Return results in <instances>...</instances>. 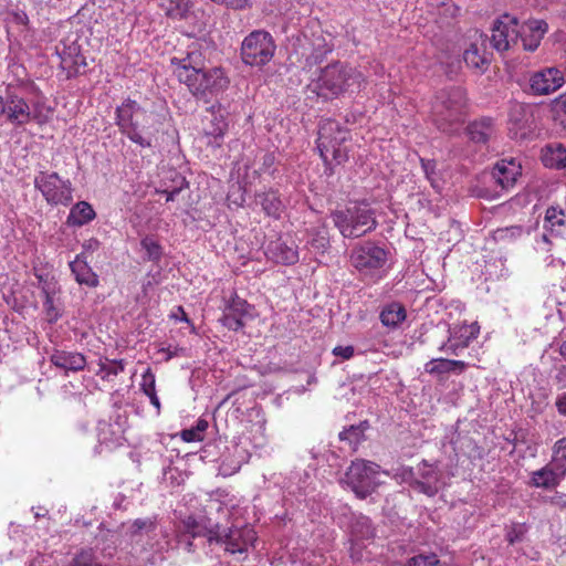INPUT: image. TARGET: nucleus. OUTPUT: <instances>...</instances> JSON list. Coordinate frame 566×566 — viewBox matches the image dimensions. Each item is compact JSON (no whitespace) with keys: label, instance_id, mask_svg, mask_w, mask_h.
I'll list each match as a JSON object with an SVG mask.
<instances>
[{"label":"nucleus","instance_id":"obj_54","mask_svg":"<svg viewBox=\"0 0 566 566\" xmlns=\"http://www.w3.org/2000/svg\"><path fill=\"white\" fill-rule=\"evenodd\" d=\"M553 109L556 113H565L566 114V93L559 95L553 102Z\"/></svg>","mask_w":566,"mask_h":566},{"label":"nucleus","instance_id":"obj_34","mask_svg":"<svg viewBox=\"0 0 566 566\" xmlns=\"http://www.w3.org/2000/svg\"><path fill=\"white\" fill-rule=\"evenodd\" d=\"M368 427L367 421H361L358 424L344 428V430L339 432V439L340 441L347 442L353 450H356L357 446L365 439V432Z\"/></svg>","mask_w":566,"mask_h":566},{"label":"nucleus","instance_id":"obj_48","mask_svg":"<svg viewBox=\"0 0 566 566\" xmlns=\"http://www.w3.org/2000/svg\"><path fill=\"white\" fill-rule=\"evenodd\" d=\"M525 115V106L520 103H514L510 108V120L520 124Z\"/></svg>","mask_w":566,"mask_h":566},{"label":"nucleus","instance_id":"obj_2","mask_svg":"<svg viewBox=\"0 0 566 566\" xmlns=\"http://www.w3.org/2000/svg\"><path fill=\"white\" fill-rule=\"evenodd\" d=\"M116 125L119 132L142 148L153 147L163 123L160 116L127 98L116 108Z\"/></svg>","mask_w":566,"mask_h":566},{"label":"nucleus","instance_id":"obj_27","mask_svg":"<svg viewBox=\"0 0 566 566\" xmlns=\"http://www.w3.org/2000/svg\"><path fill=\"white\" fill-rule=\"evenodd\" d=\"M562 480V476L546 464L542 469L532 472L530 484L538 489H553L556 488Z\"/></svg>","mask_w":566,"mask_h":566},{"label":"nucleus","instance_id":"obj_35","mask_svg":"<svg viewBox=\"0 0 566 566\" xmlns=\"http://www.w3.org/2000/svg\"><path fill=\"white\" fill-rule=\"evenodd\" d=\"M228 129V124L223 116H214L209 127L206 128V136L212 138L208 140V145L220 147L223 136Z\"/></svg>","mask_w":566,"mask_h":566},{"label":"nucleus","instance_id":"obj_11","mask_svg":"<svg viewBox=\"0 0 566 566\" xmlns=\"http://www.w3.org/2000/svg\"><path fill=\"white\" fill-rule=\"evenodd\" d=\"M214 535H211L213 542L224 545L226 552L230 554H245L249 547L256 541V534L254 530L245 525L243 527H230L221 528L217 524Z\"/></svg>","mask_w":566,"mask_h":566},{"label":"nucleus","instance_id":"obj_29","mask_svg":"<svg viewBox=\"0 0 566 566\" xmlns=\"http://www.w3.org/2000/svg\"><path fill=\"white\" fill-rule=\"evenodd\" d=\"M566 212L562 209L551 207L546 211L544 228L552 233L563 237L566 234Z\"/></svg>","mask_w":566,"mask_h":566},{"label":"nucleus","instance_id":"obj_45","mask_svg":"<svg viewBox=\"0 0 566 566\" xmlns=\"http://www.w3.org/2000/svg\"><path fill=\"white\" fill-rule=\"evenodd\" d=\"M140 389L146 396L156 392L155 374L150 368H147L142 375Z\"/></svg>","mask_w":566,"mask_h":566},{"label":"nucleus","instance_id":"obj_18","mask_svg":"<svg viewBox=\"0 0 566 566\" xmlns=\"http://www.w3.org/2000/svg\"><path fill=\"white\" fill-rule=\"evenodd\" d=\"M521 165L514 159H502L497 161L492 170V179L502 190H509L514 186L521 176Z\"/></svg>","mask_w":566,"mask_h":566},{"label":"nucleus","instance_id":"obj_31","mask_svg":"<svg viewBox=\"0 0 566 566\" xmlns=\"http://www.w3.org/2000/svg\"><path fill=\"white\" fill-rule=\"evenodd\" d=\"M379 317L386 327L395 328L405 321L406 310L401 304L394 302L381 310Z\"/></svg>","mask_w":566,"mask_h":566},{"label":"nucleus","instance_id":"obj_26","mask_svg":"<svg viewBox=\"0 0 566 566\" xmlns=\"http://www.w3.org/2000/svg\"><path fill=\"white\" fill-rule=\"evenodd\" d=\"M541 158L545 167L563 169L566 167V148L558 143L546 145Z\"/></svg>","mask_w":566,"mask_h":566},{"label":"nucleus","instance_id":"obj_22","mask_svg":"<svg viewBox=\"0 0 566 566\" xmlns=\"http://www.w3.org/2000/svg\"><path fill=\"white\" fill-rule=\"evenodd\" d=\"M266 256L283 264H294L298 261V253L295 247L287 245L282 240L270 242L265 251Z\"/></svg>","mask_w":566,"mask_h":566},{"label":"nucleus","instance_id":"obj_39","mask_svg":"<svg viewBox=\"0 0 566 566\" xmlns=\"http://www.w3.org/2000/svg\"><path fill=\"white\" fill-rule=\"evenodd\" d=\"M527 531L528 527L525 523H513L506 531L505 537L510 544H515L524 538Z\"/></svg>","mask_w":566,"mask_h":566},{"label":"nucleus","instance_id":"obj_4","mask_svg":"<svg viewBox=\"0 0 566 566\" xmlns=\"http://www.w3.org/2000/svg\"><path fill=\"white\" fill-rule=\"evenodd\" d=\"M465 95L461 87L441 90L431 104V118L437 128L447 134L458 132L463 122Z\"/></svg>","mask_w":566,"mask_h":566},{"label":"nucleus","instance_id":"obj_50","mask_svg":"<svg viewBox=\"0 0 566 566\" xmlns=\"http://www.w3.org/2000/svg\"><path fill=\"white\" fill-rule=\"evenodd\" d=\"M180 436L181 439L186 442L202 441L205 438V436L199 433L195 427L182 430Z\"/></svg>","mask_w":566,"mask_h":566},{"label":"nucleus","instance_id":"obj_20","mask_svg":"<svg viewBox=\"0 0 566 566\" xmlns=\"http://www.w3.org/2000/svg\"><path fill=\"white\" fill-rule=\"evenodd\" d=\"M470 365L464 360H455L448 358H432L424 364V371L438 378L444 375H461Z\"/></svg>","mask_w":566,"mask_h":566},{"label":"nucleus","instance_id":"obj_58","mask_svg":"<svg viewBox=\"0 0 566 566\" xmlns=\"http://www.w3.org/2000/svg\"><path fill=\"white\" fill-rule=\"evenodd\" d=\"M556 407L560 415H566V394H563L557 398Z\"/></svg>","mask_w":566,"mask_h":566},{"label":"nucleus","instance_id":"obj_51","mask_svg":"<svg viewBox=\"0 0 566 566\" xmlns=\"http://www.w3.org/2000/svg\"><path fill=\"white\" fill-rule=\"evenodd\" d=\"M545 502L558 509H566V494L555 493L552 496L545 497Z\"/></svg>","mask_w":566,"mask_h":566},{"label":"nucleus","instance_id":"obj_49","mask_svg":"<svg viewBox=\"0 0 566 566\" xmlns=\"http://www.w3.org/2000/svg\"><path fill=\"white\" fill-rule=\"evenodd\" d=\"M187 185V181L184 177H179V185L175 187L174 189H163L158 192L166 196V201H174L176 196L181 191V189Z\"/></svg>","mask_w":566,"mask_h":566},{"label":"nucleus","instance_id":"obj_62","mask_svg":"<svg viewBox=\"0 0 566 566\" xmlns=\"http://www.w3.org/2000/svg\"><path fill=\"white\" fill-rule=\"evenodd\" d=\"M274 164V156L272 154H266L263 157V166L271 167Z\"/></svg>","mask_w":566,"mask_h":566},{"label":"nucleus","instance_id":"obj_61","mask_svg":"<svg viewBox=\"0 0 566 566\" xmlns=\"http://www.w3.org/2000/svg\"><path fill=\"white\" fill-rule=\"evenodd\" d=\"M196 430L205 436V431L208 428V421L205 419H199L195 426Z\"/></svg>","mask_w":566,"mask_h":566},{"label":"nucleus","instance_id":"obj_9","mask_svg":"<svg viewBox=\"0 0 566 566\" xmlns=\"http://www.w3.org/2000/svg\"><path fill=\"white\" fill-rule=\"evenodd\" d=\"M275 50L273 36L264 30H255L244 38L241 57L247 65L263 66L272 60Z\"/></svg>","mask_w":566,"mask_h":566},{"label":"nucleus","instance_id":"obj_44","mask_svg":"<svg viewBox=\"0 0 566 566\" xmlns=\"http://www.w3.org/2000/svg\"><path fill=\"white\" fill-rule=\"evenodd\" d=\"M140 245L146 251L149 260H159L161 248L155 239L146 237L142 240Z\"/></svg>","mask_w":566,"mask_h":566},{"label":"nucleus","instance_id":"obj_16","mask_svg":"<svg viewBox=\"0 0 566 566\" xmlns=\"http://www.w3.org/2000/svg\"><path fill=\"white\" fill-rule=\"evenodd\" d=\"M251 306L245 300L234 296L227 305L220 322L229 329L238 331L245 325V319L252 317Z\"/></svg>","mask_w":566,"mask_h":566},{"label":"nucleus","instance_id":"obj_57","mask_svg":"<svg viewBox=\"0 0 566 566\" xmlns=\"http://www.w3.org/2000/svg\"><path fill=\"white\" fill-rule=\"evenodd\" d=\"M171 318L176 321H185L189 322L187 314L185 313L184 308L181 306H178L175 312L171 313Z\"/></svg>","mask_w":566,"mask_h":566},{"label":"nucleus","instance_id":"obj_10","mask_svg":"<svg viewBox=\"0 0 566 566\" xmlns=\"http://www.w3.org/2000/svg\"><path fill=\"white\" fill-rule=\"evenodd\" d=\"M33 182L50 206H69L73 200L72 182L62 179L57 172L39 171Z\"/></svg>","mask_w":566,"mask_h":566},{"label":"nucleus","instance_id":"obj_25","mask_svg":"<svg viewBox=\"0 0 566 566\" xmlns=\"http://www.w3.org/2000/svg\"><path fill=\"white\" fill-rule=\"evenodd\" d=\"M181 523L184 531L191 537L203 536L208 538L209 543L213 542L211 535L217 534V524L210 525L206 518H196L195 516H187Z\"/></svg>","mask_w":566,"mask_h":566},{"label":"nucleus","instance_id":"obj_47","mask_svg":"<svg viewBox=\"0 0 566 566\" xmlns=\"http://www.w3.org/2000/svg\"><path fill=\"white\" fill-rule=\"evenodd\" d=\"M397 481L407 482L412 488V483L415 481L416 474L412 468L402 467L397 469V471L392 475Z\"/></svg>","mask_w":566,"mask_h":566},{"label":"nucleus","instance_id":"obj_15","mask_svg":"<svg viewBox=\"0 0 566 566\" xmlns=\"http://www.w3.org/2000/svg\"><path fill=\"white\" fill-rule=\"evenodd\" d=\"M441 488V472L427 461L418 465L417 476L412 483V489L428 496H433Z\"/></svg>","mask_w":566,"mask_h":566},{"label":"nucleus","instance_id":"obj_13","mask_svg":"<svg viewBox=\"0 0 566 566\" xmlns=\"http://www.w3.org/2000/svg\"><path fill=\"white\" fill-rule=\"evenodd\" d=\"M565 83L562 71L557 67H546L531 74L530 90L534 95H548L560 88Z\"/></svg>","mask_w":566,"mask_h":566},{"label":"nucleus","instance_id":"obj_56","mask_svg":"<svg viewBox=\"0 0 566 566\" xmlns=\"http://www.w3.org/2000/svg\"><path fill=\"white\" fill-rule=\"evenodd\" d=\"M232 9H244L248 7V0H223Z\"/></svg>","mask_w":566,"mask_h":566},{"label":"nucleus","instance_id":"obj_6","mask_svg":"<svg viewBox=\"0 0 566 566\" xmlns=\"http://www.w3.org/2000/svg\"><path fill=\"white\" fill-rule=\"evenodd\" d=\"M331 218L344 238H359L377 227L375 211L365 202L336 210Z\"/></svg>","mask_w":566,"mask_h":566},{"label":"nucleus","instance_id":"obj_55","mask_svg":"<svg viewBox=\"0 0 566 566\" xmlns=\"http://www.w3.org/2000/svg\"><path fill=\"white\" fill-rule=\"evenodd\" d=\"M159 352L166 354V360L171 359L172 357L182 356L185 354V349L181 347H174L170 346L167 348H161Z\"/></svg>","mask_w":566,"mask_h":566},{"label":"nucleus","instance_id":"obj_33","mask_svg":"<svg viewBox=\"0 0 566 566\" xmlns=\"http://www.w3.org/2000/svg\"><path fill=\"white\" fill-rule=\"evenodd\" d=\"M562 479L566 475V438L557 440L553 447L552 460L547 463Z\"/></svg>","mask_w":566,"mask_h":566},{"label":"nucleus","instance_id":"obj_46","mask_svg":"<svg viewBox=\"0 0 566 566\" xmlns=\"http://www.w3.org/2000/svg\"><path fill=\"white\" fill-rule=\"evenodd\" d=\"M71 566H99L92 551H82L78 553Z\"/></svg>","mask_w":566,"mask_h":566},{"label":"nucleus","instance_id":"obj_53","mask_svg":"<svg viewBox=\"0 0 566 566\" xmlns=\"http://www.w3.org/2000/svg\"><path fill=\"white\" fill-rule=\"evenodd\" d=\"M11 20L19 25H28L29 17L23 10H17L11 13Z\"/></svg>","mask_w":566,"mask_h":566},{"label":"nucleus","instance_id":"obj_52","mask_svg":"<svg viewBox=\"0 0 566 566\" xmlns=\"http://www.w3.org/2000/svg\"><path fill=\"white\" fill-rule=\"evenodd\" d=\"M333 354L335 356H339L344 359H349L354 355V347L353 346H336L333 349Z\"/></svg>","mask_w":566,"mask_h":566},{"label":"nucleus","instance_id":"obj_36","mask_svg":"<svg viewBox=\"0 0 566 566\" xmlns=\"http://www.w3.org/2000/svg\"><path fill=\"white\" fill-rule=\"evenodd\" d=\"M163 7L170 18L182 19L190 10L191 0H163Z\"/></svg>","mask_w":566,"mask_h":566},{"label":"nucleus","instance_id":"obj_23","mask_svg":"<svg viewBox=\"0 0 566 566\" xmlns=\"http://www.w3.org/2000/svg\"><path fill=\"white\" fill-rule=\"evenodd\" d=\"M469 138L476 144H486L495 134L494 123L489 117L474 120L467 127Z\"/></svg>","mask_w":566,"mask_h":566},{"label":"nucleus","instance_id":"obj_28","mask_svg":"<svg viewBox=\"0 0 566 566\" xmlns=\"http://www.w3.org/2000/svg\"><path fill=\"white\" fill-rule=\"evenodd\" d=\"M95 218V211L92 206L81 201L71 208L66 223L69 226L82 227Z\"/></svg>","mask_w":566,"mask_h":566},{"label":"nucleus","instance_id":"obj_30","mask_svg":"<svg viewBox=\"0 0 566 566\" xmlns=\"http://www.w3.org/2000/svg\"><path fill=\"white\" fill-rule=\"evenodd\" d=\"M256 201L262 206L263 211L273 218H280L283 210L282 201L276 191L269 190L256 196Z\"/></svg>","mask_w":566,"mask_h":566},{"label":"nucleus","instance_id":"obj_21","mask_svg":"<svg viewBox=\"0 0 566 566\" xmlns=\"http://www.w3.org/2000/svg\"><path fill=\"white\" fill-rule=\"evenodd\" d=\"M50 361L65 373L80 371L86 366V359L84 355L77 352H66L61 349H54L50 356Z\"/></svg>","mask_w":566,"mask_h":566},{"label":"nucleus","instance_id":"obj_38","mask_svg":"<svg viewBox=\"0 0 566 566\" xmlns=\"http://www.w3.org/2000/svg\"><path fill=\"white\" fill-rule=\"evenodd\" d=\"M157 525L156 517H144V518H136L130 525H129V533L132 536L135 535H142V534H149L155 531Z\"/></svg>","mask_w":566,"mask_h":566},{"label":"nucleus","instance_id":"obj_17","mask_svg":"<svg viewBox=\"0 0 566 566\" xmlns=\"http://www.w3.org/2000/svg\"><path fill=\"white\" fill-rule=\"evenodd\" d=\"M4 115L13 125H25L31 120V108L28 102L13 92L8 91L4 99Z\"/></svg>","mask_w":566,"mask_h":566},{"label":"nucleus","instance_id":"obj_32","mask_svg":"<svg viewBox=\"0 0 566 566\" xmlns=\"http://www.w3.org/2000/svg\"><path fill=\"white\" fill-rule=\"evenodd\" d=\"M350 533L355 541L370 539L375 536V528L369 517L364 515H354Z\"/></svg>","mask_w":566,"mask_h":566},{"label":"nucleus","instance_id":"obj_14","mask_svg":"<svg viewBox=\"0 0 566 566\" xmlns=\"http://www.w3.org/2000/svg\"><path fill=\"white\" fill-rule=\"evenodd\" d=\"M480 327L473 324H464L450 331L447 342L439 347L440 352L448 355L459 356L478 337Z\"/></svg>","mask_w":566,"mask_h":566},{"label":"nucleus","instance_id":"obj_43","mask_svg":"<svg viewBox=\"0 0 566 566\" xmlns=\"http://www.w3.org/2000/svg\"><path fill=\"white\" fill-rule=\"evenodd\" d=\"M43 293L45 295V298H44V302H43V306H44V310H45L46 319L50 323H54V322H56L60 318L61 313L54 306L53 297L51 296L49 290L43 287Z\"/></svg>","mask_w":566,"mask_h":566},{"label":"nucleus","instance_id":"obj_37","mask_svg":"<svg viewBox=\"0 0 566 566\" xmlns=\"http://www.w3.org/2000/svg\"><path fill=\"white\" fill-rule=\"evenodd\" d=\"M463 60L468 66L483 72L488 65V59L479 52L475 44H471L463 53Z\"/></svg>","mask_w":566,"mask_h":566},{"label":"nucleus","instance_id":"obj_5","mask_svg":"<svg viewBox=\"0 0 566 566\" xmlns=\"http://www.w3.org/2000/svg\"><path fill=\"white\" fill-rule=\"evenodd\" d=\"M350 139V133L345 125L335 119L322 120L318 129L317 149L323 160L328 164L329 157L336 164H342L348 158L346 143Z\"/></svg>","mask_w":566,"mask_h":566},{"label":"nucleus","instance_id":"obj_42","mask_svg":"<svg viewBox=\"0 0 566 566\" xmlns=\"http://www.w3.org/2000/svg\"><path fill=\"white\" fill-rule=\"evenodd\" d=\"M422 170L427 177V179L430 181L431 186L433 188L439 187V178L437 174V163L434 160L430 159H420Z\"/></svg>","mask_w":566,"mask_h":566},{"label":"nucleus","instance_id":"obj_8","mask_svg":"<svg viewBox=\"0 0 566 566\" xmlns=\"http://www.w3.org/2000/svg\"><path fill=\"white\" fill-rule=\"evenodd\" d=\"M380 467L371 461L356 459L345 473V483L359 499H366L376 491L380 481Z\"/></svg>","mask_w":566,"mask_h":566},{"label":"nucleus","instance_id":"obj_63","mask_svg":"<svg viewBox=\"0 0 566 566\" xmlns=\"http://www.w3.org/2000/svg\"><path fill=\"white\" fill-rule=\"evenodd\" d=\"M559 354L566 360V340L560 344V346H559Z\"/></svg>","mask_w":566,"mask_h":566},{"label":"nucleus","instance_id":"obj_64","mask_svg":"<svg viewBox=\"0 0 566 566\" xmlns=\"http://www.w3.org/2000/svg\"><path fill=\"white\" fill-rule=\"evenodd\" d=\"M4 99H6V96L4 97L0 96V117L4 115Z\"/></svg>","mask_w":566,"mask_h":566},{"label":"nucleus","instance_id":"obj_19","mask_svg":"<svg viewBox=\"0 0 566 566\" xmlns=\"http://www.w3.org/2000/svg\"><path fill=\"white\" fill-rule=\"evenodd\" d=\"M547 30L548 25L544 20H528L524 22L518 29V38L522 40L524 50L535 51Z\"/></svg>","mask_w":566,"mask_h":566},{"label":"nucleus","instance_id":"obj_12","mask_svg":"<svg viewBox=\"0 0 566 566\" xmlns=\"http://www.w3.org/2000/svg\"><path fill=\"white\" fill-rule=\"evenodd\" d=\"M518 34L517 20L505 14L493 24L491 44L497 52L507 51L513 44H516Z\"/></svg>","mask_w":566,"mask_h":566},{"label":"nucleus","instance_id":"obj_60","mask_svg":"<svg viewBox=\"0 0 566 566\" xmlns=\"http://www.w3.org/2000/svg\"><path fill=\"white\" fill-rule=\"evenodd\" d=\"M150 400V403L157 409V413L160 412V401L156 392H151L147 395Z\"/></svg>","mask_w":566,"mask_h":566},{"label":"nucleus","instance_id":"obj_59","mask_svg":"<svg viewBox=\"0 0 566 566\" xmlns=\"http://www.w3.org/2000/svg\"><path fill=\"white\" fill-rule=\"evenodd\" d=\"M98 245H99V242L96 239H91L83 244V248H84L83 253L85 254V252H87V251H94V250L98 249Z\"/></svg>","mask_w":566,"mask_h":566},{"label":"nucleus","instance_id":"obj_7","mask_svg":"<svg viewBox=\"0 0 566 566\" xmlns=\"http://www.w3.org/2000/svg\"><path fill=\"white\" fill-rule=\"evenodd\" d=\"M388 261V251L371 241L356 244L349 254L350 265L365 277H378Z\"/></svg>","mask_w":566,"mask_h":566},{"label":"nucleus","instance_id":"obj_41","mask_svg":"<svg viewBox=\"0 0 566 566\" xmlns=\"http://www.w3.org/2000/svg\"><path fill=\"white\" fill-rule=\"evenodd\" d=\"M124 369L125 364L122 359L111 360L101 365L98 374L102 375V378H106L109 376H117L118 374L123 373Z\"/></svg>","mask_w":566,"mask_h":566},{"label":"nucleus","instance_id":"obj_1","mask_svg":"<svg viewBox=\"0 0 566 566\" xmlns=\"http://www.w3.org/2000/svg\"><path fill=\"white\" fill-rule=\"evenodd\" d=\"M174 73L197 97L217 95L229 86V78L220 67L205 70V60L199 52H189L185 57L171 59Z\"/></svg>","mask_w":566,"mask_h":566},{"label":"nucleus","instance_id":"obj_3","mask_svg":"<svg viewBox=\"0 0 566 566\" xmlns=\"http://www.w3.org/2000/svg\"><path fill=\"white\" fill-rule=\"evenodd\" d=\"M364 85L365 78L358 70L336 62L321 69L318 76L307 85V91L318 97L329 99L345 93L359 92Z\"/></svg>","mask_w":566,"mask_h":566},{"label":"nucleus","instance_id":"obj_40","mask_svg":"<svg viewBox=\"0 0 566 566\" xmlns=\"http://www.w3.org/2000/svg\"><path fill=\"white\" fill-rule=\"evenodd\" d=\"M439 558L436 554H418L408 559L407 566H438Z\"/></svg>","mask_w":566,"mask_h":566},{"label":"nucleus","instance_id":"obj_24","mask_svg":"<svg viewBox=\"0 0 566 566\" xmlns=\"http://www.w3.org/2000/svg\"><path fill=\"white\" fill-rule=\"evenodd\" d=\"M70 268L80 284L87 286H96L98 284V277L87 264L84 253L76 255L75 260L70 262Z\"/></svg>","mask_w":566,"mask_h":566}]
</instances>
